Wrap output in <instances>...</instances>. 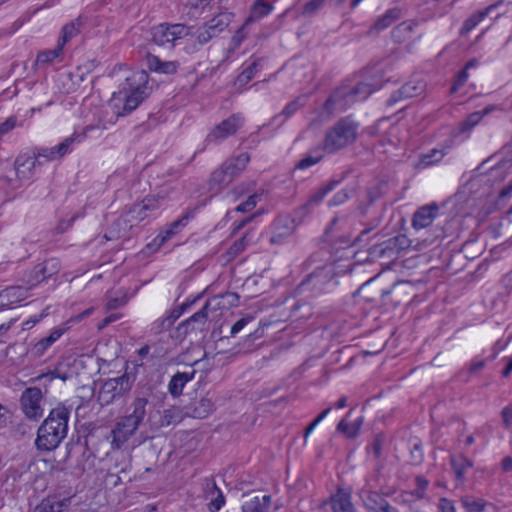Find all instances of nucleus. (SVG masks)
<instances>
[{
    "instance_id": "nucleus-1",
    "label": "nucleus",
    "mask_w": 512,
    "mask_h": 512,
    "mask_svg": "<svg viewBox=\"0 0 512 512\" xmlns=\"http://www.w3.org/2000/svg\"><path fill=\"white\" fill-rule=\"evenodd\" d=\"M153 407V389L151 386L135 390L133 400L128 408L130 412L116 422L108 436V439L111 438L112 449H121L128 442Z\"/></svg>"
},
{
    "instance_id": "nucleus-2",
    "label": "nucleus",
    "mask_w": 512,
    "mask_h": 512,
    "mask_svg": "<svg viewBox=\"0 0 512 512\" xmlns=\"http://www.w3.org/2000/svg\"><path fill=\"white\" fill-rule=\"evenodd\" d=\"M70 409L63 404L53 408L37 431L35 444L38 449L50 451L59 446L67 436Z\"/></svg>"
},
{
    "instance_id": "nucleus-3",
    "label": "nucleus",
    "mask_w": 512,
    "mask_h": 512,
    "mask_svg": "<svg viewBox=\"0 0 512 512\" xmlns=\"http://www.w3.org/2000/svg\"><path fill=\"white\" fill-rule=\"evenodd\" d=\"M352 268V262L349 258L343 259L342 256L336 258L333 264L317 268L305 280L302 281L299 288L312 286L314 289L322 290L323 286L330 282L334 275L349 272Z\"/></svg>"
},
{
    "instance_id": "nucleus-4",
    "label": "nucleus",
    "mask_w": 512,
    "mask_h": 512,
    "mask_svg": "<svg viewBox=\"0 0 512 512\" xmlns=\"http://www.w3.org/2000/svg\"><path fill=\"white\" fill-rule=\"evenodd\" d=\"M133 379L127 374L105 380L98 391L97 401L101 406H108L117 399L127 395L133 386Z\"/></svg>"
},
{
    "instance_id": "nucleus-5",
    "label": "nucleus",
    "mask_w": 512,
    "mask_h": 512,
    "mask_svg": "<svg viewBox=\"0 0 512 512\" xmlns=\"http://www.w3.org/2000/svg\"><path fill=\"white\" fill-rule=\"evenodd\" d=\"M352 137V119L347 116L340 119L326 133L323 151L334 153L348 145Z\"/></svg>"
},
{
    "instance_id": "nucleus-6",
    "label": "nucleus",
    "mask_w": 512,
    "mask_h": 512,
    "mask_svg": "<svg viewBox=\"0 0 512 512\" xmlns=\"http://www.w3.org/2000/svg\"><path fill=\"white\" fill-rule=\"evenodd\" d=\"M190 34V27L185 24L161 23L151 29L152 41L164 47L172 48L176 42Z\"/></svg>"
},
{
    "instance_id": "nucleus-7",
    "label": "nucleus",
    "mask_w": 512,
    "mask_h": 512,
    "mask_svg": "<svg viewBox=\"0 0 512 512\" xmlns=\"http://www.w3.org/2000/svg\"><path fill=\"white\" fill-rule=\"evenodd\" d=\"M36 165H38L37 159L31 157L30 154H20L14 163L16 179L9 176L1 177L2 186L11 190L18 189L23 181H28L33 177Z\"/></svg>"
},
{
    "instance_id": "nucleus-8",
    "label": "nucleus",
    "mask_w": 512,
    "mask_h": 512,
    "mask_svg": "<svg viewBox=\"0 0 512 512\" xmlns=\"http://www.w3.org/2000/svg\"><path fill=\"white\" fill-rule=\"evenodd\" d=\"M233 14L230 12H221L209 21L200 26L195 34L199 45H205L210 40L218 37L231 23Z\"/></svg>"
},
{
    "instance_id": "nucleus-9",
    "label": "nucleus",
    "mask_w": 512,
    "mask_h": 512,
    "mask_svg": "<svg viewBox=\"0 0 512 512\" xmlns=\"http://www.w3.org/2000/svg\"><path fill=\"white\" fill-rule=\"evenodd\" d=\"M82 136L73 134L65 138L60 144L51 148H35L30 154L31 157L37 159V164L42 165L43 162L53 161L62 158L71 152L74 143L80 142Z\"/></svg>"
},
{
    "instance_id": "nucleus-10",
    "label": "nucleus",
    "mask_w": 512,
    "mask_h": 512,
    "mask_svg": "<svg viewBox=\"0 0 512 512\" xmlns=\"http://www.w3.org/2000/svg\"><path fill=\"white\" fill-rule=\"evenodd\" d=\"M61 269L59 259L50 258L42 263L35 265L30 271L25 273L24 282L33 288L44 280L56 275Z\"/></svg>"
},
{
    "instance_id": "nucleus-11",
    "label": "nucleus",
    "mask_w": 512,
    "mask_h": 512,
    "mask_svg": "<svg viewBox=\"0 0 512 512\" xmlns=\"http://www.w3.org/2000/svg\"><path fill=\"white\" fill-rule=\"evenodd\" d=\"M243 124L244 118L241 114H233L217 124L207 135L206 141L208 143L218 144L226 138L236 134Z\"/></svg>"
},
{
    "instance_id": "nucleus-12",
    "label": "nucleus",
    "mask_w": 512,
    "mask_h": 512,
    "mask_svg": "<svg viewBox=\"0 0 512 512\" xmlns=\"http://www.w3.org/2000/svg\"><path fill=\"white\" fill-rule=\"evenodd\" d=\"M42 398V391L38 387H29L23 391L20 404L23 413L28 419L37 421L43 416Z\"/></svg>"
},
{
    "instance_id": "nucleus-13",
    "label": "nucleus",
    "mask_w": 512,
    "mask_h": 512,
    "mask_svg": "<svg viewBox=\"0 0 512 512\" xmlns=\"http://www.w3.org/2000/svg\"><path fill=\"white\" fill-rule=\"evenodd\" d=\"M297 226L298 223L296 219L290 215L277 217L273 223V234L270 238V242L272 244H283L293 235Z\"/></svg>"
},
{
    "instance_id": "nucleus-14",
    "label": "nucleus",
    "mask_w": 512,
    "mask_h": 512,
    "mask_svg": "<svg viewBox=\"0 0 512 512\" xmlns=\"http://www.w3.org/2000/svg\"><path fill=\"white\" fill-rule=\"evenodd\" d=\"M29 285L9 286L0 291V311L11 308L29 296Z\"/></svg>"
},
{
    "instance_id": "nucleus-15",
    "label": "nucleus",
    "mask_w": 512,
    "mask_h": 512,
    "mask_svg": "<svg viewBox=\"0 0 512 512\" xmlns=\"http://www.w3.org/2000/svg\"><path fill=\"white\" fill-rule=\"evenodd\" d=\"M438 212L439 207L435 202L421 206L413 215V227L417 230L427 228L436 219Z\"/></svg>"
},
{
    "instance_id": "nucleus-16",
    "label": "nucleus",
    "mask_w": 512,
    "mask_h": 512,
    "mask_svg": "<svg viewBox=\"0 0 512 512\" xmlns=\"http://www.w3.org/2000/svg\"><path fill=\"white\" fill-rule=\"evenodd\" d=\"M131 216L127 215V213H123L120 217H118L107 229L104 237L107 240H116L121 237H126L127 233L134 226L132 223Z\"/></svg>"
},
{
    "instance_id": "nucleus-17",
    "label": "nucleus",
    "mask_w": 512,
    "mask_h": 512,
    "mask_svg": "<svg viewBox=\"0 0 512 512\" xmlns=\"http://www.w3.org/2000/svg\"><path fill=\"white\" fill-rule=\"evenodd\" d=\"M424 88L425 84L422 81L406 82L392 94L389 104L393 105L400 100L416 97L423 92Z\"/></svg>"
},
{
    "instance_id": "nucleus-18",
    "label": "nucleus",
    "mask_w": 512,
    "mask_h": 512,
    "mask_svg": "<svg viewBox=\"0 0 512 512\" xmlns=\"http://www.w3.org/2000/svg\"><path fill=\"white\" fill-rule=\"evenodd\" d=\"M71 503L70 497L48 496L34 508L33 512H63Z\"/></svg>"
},
{
    "instance_id": "nucleus-19",
    "label": "nucleus",
    "mask_w": 512,
    "mask_h": 512,
    "mask_svg": "<svg viewBox=\"0 0 512 512\" xmlns=\"http://www.w3.org/2000/svg\"><path fill=\"white\" fill-rule=\"evenodd\" d=\"M239 299L240 297L236 292H226L209 299L207 307H210L213 312L230 309L238 306Z\"/></svg>"
},
{
    "instance_id": "nucleus-20",
    "label": "nucleus",
    "mask_w": 512,
    "mask_h": 512,
    "mask_svg": "<svg viewBox=\"0 0 512 512\" xmlns=\"http://www.w3.org/2000/svg\"><path fill=\"white\" fill-rule=\"evenodd\" d=\"M146 62L150 71L167 75L175 74L179 67L177 61H163L158 56L151 53L146 55Z\"/></svg>"
},
{
    "instance_id": "nucleus-21",
    "label": "nucleus",
    "mask_w": 512,
    "mask_h": 512,
    "mask_svg": "<svg viewBox=\"0 0 512 512\" xmlns=\"http://www.w3.org/2000/svg\"><path fill=\"white\" fill-rule=\"evenodd\" d=\"M188 414L193 418L204 419L208 417L214 410L215 404L212 398L205 396L193 401L188 407Z\"/></svg>"
},
{
    "instance_id": "nucleus-22",
    "label": "nucleus",
    "mask_w": 512,
    "mask_h": 512,
    "mask_svg": "<svg viewBox=\"0 0 512 512\" xmlns=\"http://www.w3.org/2000/svg\"><path fill=\"white\" fill-rule=\"evenodd\" d=\"M498 4H491L486 8L479 10L471 14L460 28V35L465 36L474 30L481 22H483L487 16L497 7Z\"/></svg>"
},
{
    "instance_id": "nucleus-23",
    "label": "nucleus",
    "mask_w": 512,
    "mask_h": 512,
    "mask_svg": "<svg viewBox=\"0 0 512 512\" xmlns=\"http://www.w3.org/2000/svg\"><path fill=\"white\" fill-rule=\"evenodd\" d=\"M206 498L209 499L210 512H218L225 504V497L214 480H206Z\"/></svg>"
},
{
    "instance_id": "nucleus-24",
    "label": "nucleus",
    "mask_w": 512,
    "mask_h": 512,
    "mask_svg": "<svg viewBox=\"0 0 512 512\" xmlns=\"http://www.w3.org/2000/svg\"><path fill=\"white\" fill-rule=\"evenodd\" d=\"M196 371L192 369L187 372H177L169 381L168 391L173 397H178L182 394L185 385L195 377Z\"/></svg>"
},
{
    "instance_id": "nucleus-25",
    "label": "nucleus",
    "mask_w": 512,
    "mask_h": 512,
    "mask_svg": "<svg viewBox=\"0 0 512 512\" xmlns=\"http://www.w3.org/2000/svg\"><path fill=\"white\" fill-rule=\"evenodd\" d=\"M330 505L333 512H352L350 491L338 488L337 492L330 498Z\"/></svg>"
},
{
    "instance_id": "nucleus-26",
    "label": "nucleus",
    "mask_w": 512,
    "mask_h": 512,
    "mask_svg": "<svg viewBox=\"0 0 512 512\" xmlns=\"http://www.w3.org/2000/svg\"><path fill=\"white\" fill-rule=\"evenodd\" d=\"M66 331L64 327L54 328L50 335L40 339L34 344L32 352L35 356H42L49 347H51Z\"/></svg>"
},
{
    "instance_id": "nucleus-27",
    "label": "nucleus",
    "mask_w": 512,
    "mask_h": 512,
    "mask_svg": "<svg viewBox=\"0 0 512 512\" xmlns=\"http://www.w3.org/2000/svg\"><path fill=\"white\" fill-rule=\"evenodd\" d=\"M416 489L413 491H403L401 493L402 501L405 503H412L421 500L425 497L426 490L429 482L424 476H416L415 478Z\"/></svg>"
},
{
    "instance_id": "nucleus-28",
    "label": "nucleus",
    "mask_w": 512,
    "mask_h": 512,
    "mask_svg": "<svg viewBox=\"0 0 512 512\" xmlns=\"http://www.w3.org/2000/svg\"><path fill=\"white\" fill-rule=\"evenodd\" d=\"M212 313L213 311L210 307H207L206 303L199 311L194 313L190 318L183 322L182 326L186 327V330H202Z\"/></svg>"
},
{
    "instance_id": "nucleus-29",
    "label": "nucleus",
    "mask_w": 512,
    "mask_h": 512,
    "mask_svg": "<svg viewBox=\"0 0 512 512\" xmlns=\"http://www.w3.org/2000/svg\"><path fill=\"white\" fill-rule=\"evenodd\" d=\"M271 496H253L242 505V512H269Z\"/></svg>"
},
{
    "instance_id": "nucleus-30",
    "label": "nucleus",
    "mask_w": 512,
    "mask_h": 512,
    "mask_svg": "<svg viewBox=\"0 0 512 512\" xmlns=\"http://www.w3.org/2000/svg\"><path fill=\"white\" fill-rule=\"evenodd\" d=\"M250 160L248 153H241L235 158L226 160L222 165L227 170L232 180L238 176L246 167Z\"/></svg>"
},
{
    "instance_id": "nucleus-31",
    "label": "nucleus",
    "mask_w": 512,
    "mask_h": 512,
    "mask_svg": "<svg viewBox=\"0 0 512 512\" xmlns=\"http://www.w3.org/2000/svg\"><path fill=\"white\" fill-rule=\"evenodd\" d=\"M451 466L456 482L462 484L465 481L467 470L473 467V462L463 455L453 456L451 458Z\"/></svg>"
},
{
    "instance_id": "nucleus-32",
    "label": "nucleus",
    "mask_w": 512,
    "mask_h": 512,
    "mask_svg": "<svg viewBox=\"0 0 512 512\" xmlns=\"http://www.w3.org/2000/svg\"><path fill=\"white\" fill-rule=\"evenodd\" d=\"M495 106L494 105H488L486 106L482 111H476L470 113L459 125V129L461 132H468L472 130L474 127H476L482 119L494 111Z\"/></svg>"
},
{
    "instance_id": "nucleus-33",
    "label": "nucleus",
    "mask_w": 512,
    "mask_h": 512,
    "mask_svg": "<svg viewBox=\"0 0 512 512\" xmlns=\"http://www.w3.org/2000/svg\"><path fill=\"white\" fill-rule=\"evenodd\" d=\"M412 289V285L409 281H397L392 287L388 290H382L381 294L383 296L393 295L392 301L395 305H400L403 302V299L400 297L402 295L409 296L410 290Z\"/></svg>"
},
{
    "instance_id": "nucleus-34",
    "label": "nucleus",
    "mask_w": 512,
    "mask_h": 512,
    "mask_svg": "<svg viewBox=\"0 0 512 512\" xmlns=\"http://www.w3.org/2000/svg\"><path fill=\"white\" fill-rule=\"evenodd\" d=\"M400 14V9L396 7L386 10L385 13L374 22L371 29L380 32L389 28L399 19Z\"/></svg>"
},
{
    "instance_id": "nucleus-35",
    "label": "nucleus",
    "mask_w": 512,
    "mask_h": 512,
    "mask_svg": "<svg viewBox=\"0 0 512 512\" xmlns=\"http://www.w3.org/2000/svg\"><path fill=\"white\" fill-rule=\"evenodd\" d=\"M145 90V86L138 85L136 88L132 89L129 95L125 97V102L123 106V111L125 113H130L139 106V104L146 97Z\"/></svg>"
},
{
    "instance_id": "nucleus-36",
    "label": "nucleus",
    "mask_w": 512,
    "mask_h": 512,
    "mask_svg": "<svg viewBox=\"0 0 512 512\" xmlns=\"http://www.w3.org/2000/svg\"><path fill=\"white\" fill-rule=\"evenodd\" d=\"M81 26H82L81 17H78V18L74 19L73 21L64 25L61 30V34L58 39V43L62 47H64L68 41H70L71 39H73L80 33Z\"/></svg>"
},
{
    "instance_id": "nucleus-37",
    "label": "nucleus",
    "mask_w": 512,
    "mask_h": 512,
    "mask_svg": "<svg viewBox=\"0 0 512 512\" xmlns=\"http://www.w3.org/2000/svg\"><path fill=\"white\" fill-rule=\"evenodd\" d=\"M378 89L379 87L375 83L368 81H357L354 84V100H365Z\"/></svg>"
},
{
    "instance_id": "nucleus-38",
    "label": "nucleus",
    "mask_w": 512,
    "mask_h": 512,
    "mask_svg": "<svg viewBox=\"0 0 512 512\" xmlns=\"http://www.w3.org/2000/svg\"><path fill=\"white\" fill-rule=\"evenodd\" d=\"M342 181V178L339 180L332 179L328 184L320 187L317 189L308 199L307 205H317L319 204L324 197L332 191L340 182Z\"/></svg>"
},
{
    "instance_id": "nucleus-39",
    "label": "nucleus",
    "mask_w": 512,
    "mask_h": 512,
    "mask_svg": "<svg viewBox=\"0 0 512 512\" xmlns=\"http://www.w3.org/2000/svg\"><path fill=\"white\" fill-rule=\"evenodd\" d=\"M461 503L463 508L467 512H484L485 508L489 504L483 498H474L471 496H466L461 499Z\"/></svg>"
},
{
    "instance_id": "nucleus-40",
    "label": "nucleus",
    "mask_w": 512,
    "mask_h": 512,
    "mask_svg": "<svg viewBox=\"0 0 512 512\" xmlns=\"http://www.w3.org/2000/svg\"><path fill=\"white\" fill-rule=\"evenodd\" d=\"M232 182V178L229 176L227 170L221 165L220 168L216 169L210 178L211 188L216 186L217 189H221L223 186L228 185Z\"/></svg>"
},
{
    "instance_id": "nucleus-41",
    "label": "nucleus",
    "mask_w": 512,
    "mask_h": 512,
    "mask_svg": "<svg viewBox=\"0 0 512 512\" xmlns=\"http://www.w3.org/2000/svg\"><path fill=\"white\" fill-rule=\"evenodd\" d=\"M446 155L444 150L433 148L420 156V165L423 168L439 163Z\"/></svg>"
},
{
    "instance_id": "nucleus-42",
    "label": "nucleus",
    "mask_w": 512,
    "mask_h": 512,
    "mask_svg": "<svg viewBox=\"0 0 512 512\" xmlns=\"http://www.w3.org/2000/svg\"><path fill=\"white\" fill-rule=\"evenodd\" d=\"M272 10V6L262 0H257L253 5L251 15L246 19L244 25H248L254 19L262 18L268 15Z\"/></svg>"
},
{
    "instance_id": "nucleus-43",
    "label": "nucleus",
    "mask_w": 512,
    "mask_h": 512,
    "mask_svg": "<svg viewBox=\"0 0 512 512\" xmlns=\"http://www.w3.org/2000/svg\"><path fill=\"white\" fill-rule=\"evenodd\" d=\"M475 64V60H470L468 61L464 68L461 69L455 76L454 78V81L452 83V86H451V93H455L457 92L468 80L469 78V73H468V70L473 67Z\"/></svg>"
},
{
    "instance_id": "nucleus-44",
    "label": "nucleus",
    "mask_w": 512,
    "mask_h": 512,
    "mask_svg": "<svg viewBox=\"0 0 512 512\" xmlns=\"http://www.w3.org/2000/svg\"><path fill=\"white\" fill-rule=\"evenodd\" d=\"M166 197L167 194L162 192H159L157 195H148L142 200V209L152 213L161 207Z\"/></svg>"
},
{
    "instance_id": "nucleus-45",
    "label": "nucleus",
    "mask_w": 512,
    "mask_h": 512,
    "mask_svg": "<svg viewBox=\"0 0 512 512\" xmlns=\"http://www.w3.org/2000/svg\"><path fill=\"white\" fill-rule=\"evenodd\" d=\"M63 48L59 43H57L56 47L54 49L45 50L40 53H38L36 58V64L37 65H46L51 63L53 60H55L57 57H59L63 51Z\"/></svg>"
},
{
    "instance_id": "nucleus-46",
    "label": "nucleus",
    "mask_w": 512,
    "mask_h": 512,
    "mask_svg": "<svg viewBox=\"0 0 512 512\" xmlns=\"http://www.w3.org/2000/svg\"><path fill=\"white\" fill-rule=\"evenodd\" d=\"M322 150L323 147H318L315 150H313L311 154L306 155L297 163L296 168L307 169L320 162L321 159L323 158Z\"/></svg>"
},
{
    "instance_id": "nucleus-47",
    "label": "nucleus",
    "mask_w": 512,
    "mask_h": 512,
    "mask_svg": "<svg viewBox=\"0 0 512 512\" xmlns=\"http://www.w3.org/2000/svg\"><path fill=\"white\" fill-rule=\"evenodd\" d=\"M181 420V411L177 407L165 409L160 418V426L165 427L176 424Z\"/></svg>"
},
{
    "instance_id": "nucleus-48",
    "label": "nucleus",
    "mask_w": 512,
    "mask_h": 512,
    "mask_svg": "<svg viewBox=\"0 0 512 512\" xmlns=\"http://www.w3.org/2000/svg\"><path fill=\"white\" fill-rule=\"evenodd\" d=\"M326 0H310L305 3L299 10L298 15L302 17L314 16L324 5Z\"/></svg>"
},
{
    "instance_id": "nucleus-49",
    "label": "nucleus",
    "mask_w": 512,
    "mask_h": 512,
    "mask_svg": "<svg viewBox=\"0 0 512 512\" xmlns=\"http://www.w3.org/2000/svg\"><path fill=\"white\" fill-rule=\"evenodd\" d=\"M261 67L260 60L253 61L247 68H245L241 74L237 77V82L240 85L247 84L257 73L259 68Z\"/></svg>"
},
{
    "instance_id": "nucleus-50",
    "label": "nucleus",
    "mask_w": 512,
    "mask_h": 512,
    "mask_svg": "<svg viewBox=\"0 0 512 512\" xmlns=\"http://www.w3.org/2000/svg\"><path fill=\"white\" fill-rule=\"evenodd\" d=\"M251 237L249 234H245L240 239L236 240L228 249L227 254L230 258H234L238 256L241 252L244 251L247 244L251 241Z\"/></svg>"
},
{
    "instance_id": "nucleus-51",
    "label": "nucleus",
    "mask_w": 512,
    "mask_h": 512,
    "mask_svg": "<svg viewBox=\"0 0 512 512\" xmlns=\"http://www.w3.org/2000/svg\"><path fill=\"white\" fill-rule=\"evenodd\" d=\"M126 213L131 216L133 225L140 223L150 214L148 210L142 209V203L134 205Z\"/></svg>"
},
{
    "instance_id": "nucleus-52",
    "label": "nucleus",
    "mask_w": 512,
    "mask_h": 512,
    "mask_svg": "<svg viewBox=\"0 0 512 512\" xmlns=\"http://www.w3.org/2000/svg\"><path fill=\"white\" fill-rule=\"evenodd\" d=\"M128 301L127 295L122 292H116L115 295L108 296L106 307L109 310H115L124 306Z\"/></svg>"
},
{
    "instance_id": "nucleus-53",
    "label": "nucleus",
    "mask_w": 512,
    "mask_h": 512,
    "mask_svg": "<svg viewBox=\"0 0 512 512\" xmlns=\"http://www.w3.org/2000/svg\"><path fill=\"white\" fill-rule=\"evenodd\" d=\"M410 456H411V463L413 465H419L424 460V451H423V445L421 441L417 440L414 443H411L410 445Z\"/></svg>"
},
{
    "instance_id": "nucleus-54",
    "label": "nucleus",
    "mask_w": 512,
    "mask_h": 512,
    "mask_svg": "<svg viewBox=\"0 0 512 512\" xmlns=\"http://www.w3.org/2000/svg\"><path fill=\"white\" fill-rule=\"evenodd\" d=\"M259 199H260V196L256 193L250 195L245 202L239 204L236 207V211L243 212V213L251 211L252 209L255 208Z\"/></svg>"
},
{
    "instance_id": "nucleus-55",
    "label": "nucleus",
    "mask_w": 512,
    "mask_h": 512,
    "mask_svg": "<svg viewBox=\"0 0 512 512\" xmlns=\"http://www.w3.org/2000/svg\"><path fill=\"white\" fill-rule=\"evenodd\" d=\"M303 106L302 98H297L291 102H289L282 111V115L285 118L291 117L294 113H296Z\"/></svg>"
},
{
    "instance_id": "nucleus-56",
    "label": "nucleus",
    "mask_w": 512,
    "mask_h": 512,
    "mask_svg": "<svg viewBox=\"0 0 512 512\" xmlns=\"http://www.w3.org/2000/svg\"><path fill=\"white\" fill-rule=\"evenodd\" d=\"M18 125L17 117L10 116L4 122L0 123V138L10 132Z\"/></svg>"
},
{
    "instance_id": "nucleus-57",
    "label": "nucleus",
    "mask_w": 512,
    "mask_h": 512,
    "mask_svg": "<svg viewBox=\"0 0 512 512\" xmlns=\"http://www.w3.org/2000/svg\"><path fill=\"white\" fill-rule=\"evenodd\" d=\"M350 415V411L347 413V415L338 423L336 431L338 433L344 434L347 438L352 437V430L350 428V422L348 421V417Z\"/></svg>"
},
{
    "instance_id": "nucleus-58",
    "label": "nucleus",
    "mask_w": 512,
    "mask_h": 512,
    "mask_svg": "<svg viewBox=\"0 0 512 512\" xmlns=\"http://www.w3.org/2000/svg\"><path fill=\"white\" fill-rule=\"evenodd\" d=\"M331 411V407L323 410L305 429L304 437L307 438L308 435L315 429V427L329 414Z\"/></svg>"
},
{
    "instance_id": "nucleus-59",
    "label": "nucleus",
    "mask_w": 512,
    "mask_h": 512,
    "mask_svg": "<svg viewBox=\"0 0 512 512\" xmlns=\"http://www.w3.org/2000/svg\"><path fill=\"white\" fill-rule=\"evenodd\" d=\"M437 508L438 512H456L453 501L446 497H441L439 499Z\"/></svg>"
},
{
    "instance_id": "nucleus-60",
    "label": "nucleus",
    "mask_w": 512,
    "mask_h": 512,
    "mask_svg": "<svg viewBox=\"0 0 512 512\" xmlns=\"http://www.w3.org/2000/svg\"><path fill=\"white\" fill-rule=\"evenodd\" d=\"M252 320V316H247L236 321L231 327L230 335L235 336L236 334H238Z\"/></svg>"
},
{
    "instance_id": "nucleus-61",
    "label": "nucleus",
    "mask_w": 512,
    "mask_h": 512,
    "mask_svg": "<svg viewBox=\"0 0 512 512\" xmlns=\"http://www.w3.org/2000/svg\"><path fill=\"white\" fill-rule=\"evenodd\" d=\"M349 199V191L347 189H343L336 193L334 197L330 200L329 204L331 206L341 205Z\"/></svg>"
},
{
    "instance_id": "nucleus-62",
    "label": "nucleus",
    "mask_w": 512,
    "mask_h": 512,
    "mask_svg": "<svg viewBox=\"0 0 512 512\" xmlns=\"http://www.w3.org/2000/svg\"><path fill=\"white\" fill-rule=\"evenodd\" d=\"M503 423L506 427H512V404L504 407L501 412Z\"/></svg>"
},
{
    "instance_id": "nucleus-63",
    "label": "nucleus",
    "mask_w": 512,
    "mask_h": 512,
    "mask_svg": "<svg viewBox=\"0 0 512 512\" xmlns=\"http://www.w3.org/2000/svg\"><path fill=\"white\" fill-rule=\"evenodd\" d=\"M171 321L167 320L166 318L159 319L153 323V330L156 333H159L161 331L167 330L171 327Z\"/></svg>"
},
{
    "instance_id": "nucleus-64",
    "label": "nucleus",
    "mask_w": 512,
    "mask_h": 512,
    "mask_svg": "<svg viewBox=\"0 0 512 512\" xmlns=\"http://www.w3.org/2000/svg\"><path fill=\"white\" fill-rule=\"evenodd\" d=\"M176 234V231L173 230V228H168L164 232L160 233L156 238L155 242L158 245H163L167 240H169L173 235Z\"/></svg>"
}]
</instances>
